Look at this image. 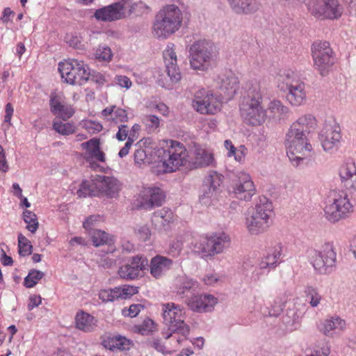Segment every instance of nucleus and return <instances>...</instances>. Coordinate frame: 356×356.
Listing matches in <instances>:
<instances>
[{"mask_svg": "<svg viewBox=\"0 0 356 356\" xmlns=\"http://www.w3.org/2000/svg\"><path fill=\"white\" fill-rule=\"evenodd\" d=\"M316 125V118L311 114L300 117L290 127L286 134L285 146L287 156L293 166L298 167L304 160L306 152L312 151L307 134Z\"/></svg>", "mask_w": 356, "mask_h": 356, "instance_id": "f257e3e1", "label": "nucleus"}, {"mask_svg": "<svg viewBox=\"0 0 356 356\" xmlns=\"http://www.w3.org/2000/svg\"><path fill=\"white\" fill-rule=\"evenodd\" d=\"M244 94L239 104L240 115L244 123L258 127L267 118V111L262 105L263 95L258 81L250 80L244 87Z\"/></svg>", "mask_w": 356, "mask_h": 356, "instance_id": "f03ea898", "label": "nucleus"}, {"mask_svg": "<svg viewBox=\"0 0 356 356\" xmlns=\"http://www.w3.org/2000/svg\"><path fill=\"white\" fill-rule=\"evenodd\" d=\"M275 79L280 90L286 92V100L292 106H300L305 103L307 96L306 84L297 73L291 69H280Z\"/></svg>", "mask_w": 356, "mask_h": 356, "instance_id": "7ed1b4c3", "label": "nucleus"}, {"mask_svg": "<svg viewBox=\"0 0 356 356\" xmlns=\"http://www.w3.org/2000/svg\"><path fill=\"white\" fill-rule=\"evenodd\" d=\"M273 207L266 197H259L254 207L245 214V226L251 235L266 232L273 224Z\"/></svg>", "mask_w": 356, "mask_h": 356, "instance_id": "20e7f679", "label": "nucleus"}, {"mask_svg": "<svg viewBox=\"0 0 356 356\" xmlns=\"http://www.w3.org/2000/svg\"><path fill=\"white\" fill-rule=\"evenodd\" d=\"M197 282L187 277L179 280V295L186 294L184 302L190 309L195 312L203 313L213 311L218 299L211 294L197 293Z\"/></svg>", "mask_w": 356, "mask_h": 356, "instance_id": "39448f33", "label": "nucleus"}, {"mask_svg": "<svg viewBox=\"0 0 356 356\" xmlns=\"http://www.w3.org/2000/svg\"><path fill=\"white\" fill-rule=\"evenodd\" d=\"M307 255L318 274L329 275L336 268L337 252L332 243H325L319 248H309Z\"/></svg>", "mask_w": 356, "mask_h": 356, "instance_id": "423d86ee", "label": "nucleus"}, {"mask_svg": "<svg viewBox=\"0 0 356 356\" xmlns=\"http://www.w3.org/2000/svg\"><path fill=\"white\" fill-rule=\"evenodd\" d=\"M213 154L201 147L187 149L179 143V172H187L207 166H213Z\"/></svg>", "mask_w": 356, "mask_h": 356, "instance_id": "0eeeda50", "label": "nucleus"}, {"mask_svg": "<svg viewBox=\"0 0 356 356\" xmlns=\"http://www.w3.org/2000/svg\"><path fill=\"white\" fill-rule=\"evenodd\" d=\"M213 44L202 40L195 42L189 49V63L194 70L206 72L215 62Z\"/></svg>", "mask_w": 356, "mask_h": 356, "instance_id": "6e6552de", "label": "nucleus"}, {"mask_svg": "<svg viewBox=\"0 0 356 356\" xmlns=\"http://www.w3.org/2000/svg\"><path fill=\"white\" fill-rule=\"evenodd\" d=\"M178 7L167 5L156 15L153 24V34L159 39H166L177 29Z\"/></svg>", "mask_w": 356, "mask_h": 356, "instance_id": "1a4fd4ad", "label": "nucleus"}, {"mask_svg": "<svg viewBox=\"0 0 356 356\" xmlns=\"http://www.w3.org/2000/svg\"><path fill=\"white\" fill-rule=\"evenodd\" d=\"M282 245L277 243L269 248L261 257L257 259L256 266L252 272L251 279L258 281L275 270L282 262Z\"/></svg>", "mask_w": 356, "mask_h": 356, "instance_id": "9d476101", "label": "nucleus"}, {"mask_svg": "<svg viewBox=\"0 0 356 356\" xmlns=\"http://www.w3.org/2000/svg\"><path fill=\"white\" fill-rule=\"evenodd\" d=\"M324 211L325 218L329 222L335 223L349 218L354 211V206L348 194L340 191L334 195L332 202L325 207Z\"/></svg>", "mask_w": 356, "mask_h": 356, "instance_id": "9b49d317", "label": "nucleus"}, {"mask_svg": "<svg viewBox=\"0 0 356 356\" xmlns=\"http://www.w3.org/2000/svg\"><path fill=\"white\" fill-rule=\"evenodd\" d=\"M58 70L62 79L71 85H83L88 81L90 75L88 66L83 61L75 59L60 63Z\"/></svg>", "mask_w": 356, "mask_h": 356, "instance_id": "f8f14e48", "label": "nucleus"}, {"mask_svg": "<svg viewBox=\"0 0 356 356\" xmlns=\"http://www.w3.org/2000/svg\"><path fill=\"white\" fill-rule=\"evenodd\" d=\"M222 102L220 95L202 88L195 93L193 106L200 114L214 115L220 111Z\"/></svg>", "mask_w": 356, "mask_h": 356, "instance_id": "ddd939ff", "label": "nucleus"}, {"mask_svg": "<svg viewBox=\"0 0 356 356\" xmlns=\"http://www.w3.org/2000/svg\"><path fill=\"white\" fill-rule=\"evenodd\" d=\"M307 6L313 16L320 19H337L343 11L337 0H309Z\"/></svg>", "mask_w": 356, "mask_h": 356, "instance_id": "4468645a", "label": "nucleus"}, {"mask_svg": "<svg viewBox=\"0 0 356 356\" xmlns=\"http://www.w3.org/2000/svg\"><path fill=\"white\" fill-rule=\"evenodd\" d=\"M312 53L315 68L322 76L326 75L335 60L330 43L326 41L315 42L312 47Z\"/></svg>", "mask_w": 356, "mask_h": 356, "instance_id": "2eb2a0df", "label": "nucleus"}, {"mask_svg": "<svg viewBox=\"0 0 356 356\" xmlns=\"http://www.w3.org/2000/svg\"><path fill=\"white\" fill-rule=\"evenodd\" d=\"M147 6L142 1H138L131 5L129 0L121 1L109 6L96 10L94 17L99 21L113 22L119 20L125 17L126 11L129 8Z\"/></svg>", "mask_w": 356, "mask_h": 356, "instance_id": "dca6fc26", "label": "nucleus"}, {"mask_svg": "<svg viewBox=\"0 0 356 356\" xmlns=\"http://www.w3.org/2000/svg\"><path fill=\"white\" fill-rule=\"evenodd\" d=\"M214 83L218 90L216 93L222 97V101L232 99L240 88L238 78L231 71L218 75L214 79Z\"/></svg>", "mask_w": 356, "mask_h": 356, "instance_id": "f3484780", "label": "nucleus"}, {"mask_svg": "<svg viewBox=\"0 0 356 356\" xmlns=\"http://www.w3.org/2000/svg\"><path fill=\"white\" fill-rule=\"evenodd\" d=\"M319 140L324 151L332 152L337 149L341 140L339 124L335 121L326 122L319 133Z\"/></svg>", "mask_w": 356, "mask_h": 356, "instance_id": "a211bd4d", "label": "nucleus"}, {"mask_svg": "<svg viewBox=\"0 0 356 356\" xmlns=\"http://www.w3.org/2000/svg\"><path fill=\"white\" fill-rule=\"evenodd\" d=\"M230 237L225 233H215L207 237L205 243L202 244L201 252L204 256H214L222 253L230 245Z\"/></svg>", "mask_w": 356, "mask_h": 356, "instance_id": "6ab92c4d", "label": "nucleus"}, {"mask_svg": "<svg viewBox=\"0 0 356 356\" xmlns=\"http://www.w3.org/2000/svg\"><path fill=\"white\" fill-rule=\"evenodd\" d=\"M149 266L147 259L143 255H136L129 258L127 262L120 267L118 275L125 280H134Z\"/></svg>", "mask_w": 356, "mask_h": 356, "instance_id": "aec40b11", "label": "nucleus"}, {"mask_svg": "<svg viewBox=\"0 0 356 356\" xmlns=\"http://www.w3.org/2000/svg\"><path fill=\"white\" fill-rule=\"evenodd\" d=\"M165 198V194L161 188L156 186L144 187L140 193V207L147 210L152 209L161 206Z\"/></svg>", "mask_w": 356, "mask_h": 356, "instance_id": "412c9836", "label": "nucleus"}, {"mask_svg": "<svg viewBox=\"0 0 356 356\" xmlns=\"http://www.w3.org/2000/svg\"><path fill=\"white\" fill-rule=\"evenodd\" d=\"M236 197L241 200L250 201L256 192L255 186L249 174L241 172L234 186Z\"/></svg>", "mask_w": 356, "mask_h": 356, "instance_id": "4be33fe9", "label": "nucleus"}, {"mask_svg": "<svg viewBox=\"0 0 356 356\" xmlns=\"http://www.w3.org/2000/svg\"><path fill=\"white\" fill-rule=\"evenodd\" d=\"M138 293V287L124 285L113 289H101L99 292V298L104 302H114L115 300L129 298Z\"/></svg>", "mask_w": 356, "mask_h": 356, "instance_id": "5701e85b", "label": "nucleus"}, {"mask_svg": "<svg viewBox=\"0 0 356 356\" xmlns=\"http://www.w3.org/2000/svg\"><path fill=\"white\" fill-rule=\"evenodd\" d=\"M49 106L51 112L63 120H68L74 114L73 108L65 102L61 93L53 92L50 94Z\"/></svg>", "mask_w": 356, "mask_h": 356, "instance_id": "b1692460", "label": "nucleus"}, {"mask_svg": "<svg viewBox=\"0 0 356 356\" xmlns=\"http://www.w3.org/2000/svg\"><path fill=\"white\" fill-rule=\"evenodd\" d=\"M339 175L343 187L350 193L356 195V165L352 159L341 164Z\"/></svg>", "mask_w": 356, "mask_h": 356, "instance_id": "393cba45", "label": "nucleus"}, {"mask_svg": "<svg viewBox=\"0 0 356 356\" xmlns=\"http://www.w3.org/2000/svg\"><path fill=\"white\" fill-rule=\"evenodd\" d=\"M162 312L163 323L168 328L164 334L165 338L168 339L178 330V308L175 303H165L163 305Z\"/></svg>", "mask_w": 356, "mask_h": 356, "instance_id": "a878e982", "label": "nucleus"}, {"mask_svg": "<svg viewBox=\"0 0 356 356\" xmlns=\"http://www.w3.org/2000/svg\"><path fill=\"white\" fill-rule=\"evenodd\" d=\"M346 328V322L339 316L334 315L324 319L319 325L320 331L326 337H334Z\"/></svg>", "mask_w": 356, "mask_h": 356, "instance_id": "bb28decb", "label": "nucleus"}, {"mask_svg": "<svg viewBox=\"0 0 356 356\" xmlns=\"http://www.w3.org/2000/svg\"><path fill=\"white\" fill-rule=\"evenodd\" d=\"M163 58L165 62L166 72L172 83H178L177 58L175 52V44L168 43L166 49L163 51Z\"/></svg>", "mask_w": 356, "mask_h": 356, "instance_id": "cd10ccee", "label": "nucleus"}, {"mask_svg": "<svg viewBox=\"0 0 356 356\" xmlns=\"http://www.w3.org/2000/svg\"><path fill=\"white\" fill-rule=\"evenodd\" d=\"M99 194L101 193L110 198L116 197L121 190L120 181L113 177L97 176Z\"/></svg>", "mask_w": 356, "mask_h": 356, "instance_id": "c85d7f7f", "label": "nucleus"}, {"mask_svg": "<svg viewBox=\"0 0 356 356\" xmlns=\"http://www.w3.org/2000/svg\"><path fill=\"white\" fill-rule=\"evenodd\" d=\"M102 346L113 352H126L130 350L132 342L124 337L114 335L105 337Z\"/></svg>", "mask_w": 356, "mask_h": 356, "instance_id": "c756f323", "label": "nucleus"}, {"mask_svg": "<svg viewBox=\"0 0 356 356\" xmlns=\"http://www.w3.org/2000/svg\"><path fill=\"white\" fill-rule=\"evenodd\" d=\"M232 10L238 15H250L259 9L257 0H227Z\"/></svg>", "mask_w": 356, "mask_h": 356, "instance_id": "7c9ffc66", "label": "nucleus"}, {"mask_svg": "<svg viewBox=\"0 0 356 356\" xmlns=\"http://www.w3.org/2000/svg\"><path fill=\"white\" fill-rule=\"evenodd\" d=\"M172 265V261L163 256L156 255L150 261V274L158 279L163 273L170 270Z\"/></svg>", "mask_w": 356, "mask_h": 356, "instance_id": "2f4dec72", "label": "nucleus"}, {"mask_svg": "<svg viewBox=\"0 0 356 356\" xmlns=\"http://www.w3.org/2000/svg\"><path fill=\"white\" fill-rule=\"evenodd\" d=\"M75 323L76 328L85 332H92L97 326V320L93 316L83 311L77 312L75 316Z\"/></svg>", "mask_w": 356, "mask_h": 356, "instance_id": "473e14b6", "label": "nucleus"}, {"mask_svg": "<svg viewBox=\"0 0 356 356\" xmlns=\"http://www.w3.org/2000/svg\"><path fill=\"white\" fill-rule=\"evenodd\" d=\"M301 314L296 308L286 309V313L282 317V322L285 326L286 332H293L297 330L300 324Z\"/></svg>", "mask_w": 356, "mask_h": 356, "instance_id": "72a5a7b5", "label": "nucleus"}, {"mask_svg": "<svg viewBox=\"0 0 356 356\" xmlns=\"http://www.w3.org/2000/svg\"><path fill=\"white\" fill-rule=\"evenodd\" d=\"M76 194L80 198L88 196H98L99 190L97 177L95 179L83 180L80 184L79 188L76 191Z\"/></svg>", "mask_w": 356, "mask_h": 356, "instance_id": "f704fd0d", "label": "nucleus"}, {"mask_svg": "<svg viewBox=\"0 0 356 356\" xmlns=\"http://www.w3.org/2000/svg\"><path fill=\"white\" fill-rule=\"evenodd\" d=\"M90 235L92 238V244L95 247L103 245H111L113 243L112 236H110L106 232L100 229H93L90 231Z\"/></svg>", "mask_w": 356, "mask_h": 356, "instance_id": "c9c22d12", "label": "nucleus"}, {"mask_svg": "<svg viewBox=\"0 0 356 356\" xmlns=\"http://www.w3.org/2000/svg\"><path fill=\"white\" fill-rule=\"evenodd\" d=\"M305 296L312 307H316L322 300V296L317 287L307 284L304 289Z\"/></svg>", "mask_w": 356, "mask_h": 356, "instance_id": "e433bc0d", "label": "nucleus"}, {"mask_svg": "<svg viewBox=\"0 0 356 356\" xmlns=\"http://www.w3.org/2000/svg\"><path fill=\"white\" fill-rule=\"evenodd\" d=\"M223 176L218 172L211 170L204 178L203 187L212 189L216 191L218 186L222 184Z\"/></svg>", "mask_w": 356, "mask_h": 356, "instance_id": "4c0bfd02", "label": "nucleus"}, {"mask_svg": "<svg viewBox=\"0 0 356 356\" xmlns=\"http://www.w3.org/2000/svg\"><path fill=\"white\" fill-rule=\"evenodd\" d=\"M268 110L273 114V118H277L285 116L289 111V108L279 100L271 101L268 105Z\"/></svg>", "mask_w": 356, "mask_h": 356, "instance_id": "58836bf2", "label": "nucleus"}, {"mask_svg": "<svg viewBox=\"0 0 356 356\" xmlns=\"http://www.w3.org/2000/svg\"><path fill=\"white\" fill-rule=\"evenodd\" d=\"M22 218L27 224L26 229L31 233H35L39 226L36 215L31 211L25 210L23 212Z\"/></svg>", "mask_w": 356, "mask_h": 356, "instance_id": "ea45409f", "label": "nucleus"}, {"mask_svg": "<svg viewBox=\"0 0 356 356\" xmlns=\"http://www.w3.org/2000/svg\"><path fill=\"white\" fill-rule=\"evenodd\" d=\"M18 248L19 254L22 257L30 255L33 252L31 241L22 233L18 234Z\"/></svg>", "mask_w": 356, "mask_h": 356, "instance_id": "a19ab883", "label": "nucleus"}, {"mask_svg": "<svg viewBox=\"0 0 356 356\" xmlns=\"http://www.w3.org/2000/svg\"><path fill=\"white\" fill-rule=\"evenodd\" d=\"M44 274L43 272L35 269H31L29 272L28 275L24 278V284L26 288H32L38 283V280H41L44 277Z\"/></svg>", "mask_w": 356, "mask_h": 356, "instance_id": "79ce46f5", "label": "nucleus"}, {"mask_svg": "<svg viewBox=\"0 0 356 356\" xmlns=\"http://www.w3.org/2000/svg\"><path fill=\"white\" fill-rule=\"evenodd\" d=\"M54 129L63 136H68L75 132V126L70 122L63 123L62 122H54Z\"/></svg>", "mask_w": 356, "mask_h": 356, "instance_id": "37998d69", "label": "nucleus"}, {"mask_svg": "<svg viewBox=\"0 0 356 356\" xmlns=\"http://www.w3.org/2000/svg\"><path fill=\"white\" fill-rule=\"evenodd\" d=\"M113 57L111 48L105 44L99 45L95 51V58L99 61L109 62Z\"/></svg>", "mask_w": 356, "mask_h": 356, "instance_id": "c03bdc74", "label": "nucleus"}, {"mask_svg": "<svg viewBox=\"0 0 356 356\" xmlns=\"http://www.w3.org/2000/svg\"><path fill=\"white\" fill-rule=\"evenodd\" d=\"M142 122L149 132L154 131L159 127L160 120L154 115H146L142 118Z\"/></svg>", "mask_w": 356, "mask_h": 356, "instance_id": "a18cd8bd", "label": "nucleus"}, {"mask_svg": "<svg viewBox=\"0 0 356 356\" xmlns=\"http://www.w3.org/2000/svg\"><path fill=\"white\" fill-rule=\"evenodd\" d=\"M178 154L173 152L169 156L168 161H164L163 163V172H172L176 171L178 169Z\"/></svg>", "mask_w": 356, "mask_h": 356, "instance_id": "49530a36", "label": "nucleus"}, {"mask_svg": "<svg viewBox=\"0 0 356 356\" xmlns=\"http://www.w3.org/2000/svg\"><path fill=\"white\" fill-rule=\"evenodd\" d=\"M134 233L138 240L147 241L150 238L151 231L147 225H138L134 228Z\"/></svg>", "mask_w": 356, "mask_h": 356, "instance_id": "de8ad7c7", "label": "nucleus"}, {"mask_svg": "<svg viewBox=\"0 0 356 356\" xmlns=\"http://www.w3.org/2000/svg\"><path fill=\"white\" fill-rule=\"evenodd\" d=\"M214 191L202 186V193L200 195V202L206 207L210 206L213 203V198L215 195Z\"/></svg>", "mask_w": 356, "mask_h": 356, "instance_id": "09e8293b", "label": "nucleus"}, {"mask_svg": "<svg viewBox=\"0 0 356 356\" xmlns=\"http://www.w3.org/2000/svg\"><path fill=\"white\" fill-rule=\"evenodd\" d=\"M156 328V324L150 318L145 319L142 324L138 326V332L142 335H147L149 333L153 332V330Z\"/></svg>", "mask_w": 356, "mask_h": 356, "instance_id": "8fccbe9b", "label": "nucleus"}, {"mask_svg": "<svg viewBox=\"0 0 356 356\" xmlns=\"http://www.w3.org/2000/svg\"><path fill=\"white\" fill-rule=\"evenodd\" d=\"M82 147L87 151L89 156L100 148L99 140L97 138H92L81 144Z\"/></svg>", "mask_w": 356, "mask_h": 356, "instance_id": "3c124183", "label": "nucleus"}, {"mask_svg": "<svg viewBox=\"0 0 356 356\" xmlns=\"http://www.w3.org/2000/svg\"><path fill=\"white\" fill-rule=\"evenodd\" d=\"M155 218L161 224L165 225L164 222L168 224L172 220V212L170 209H163L155 215Z\"/></svg>", "mask_w": 356, "mask_h": 356, "instance_id": "603ef678", "label": "nucleus"}, {"mask_svg": "<svg viewBox=\"0 0 356 356\" xmlns=\"http://www.w3.org/2000/svg\"><path fill=\"white\" fill-rule=\"evenodd\" d=\"M66 42L74 49H83L85 47L81 38L77 35H68L66 37Z\"/></svg>", "mask_w": 356, "mask_h": 356, "instance_id": "864d4df0", "label": "nucleus"}, {"mask_svg": "<svg viewBox=\"0 0 356 356\" xmlns=\"http://www.w3.org/2000/svg\"><path fill=\"white\" fill-rule=\"evenodd\" d=\"M113 120L115 121V123L127 122L128 116L127 111L115 106V108H114L113 111Z\"/></svg>", "mask_w": 356, "mask_h": 356, "instance_id": "5fc2aeb1", "label": "nucleus"}, {"mask_svg": "<svg viewBox=\"0 0 356 356\" xmlns=\"http://www.w3.org/2000/svg\"><path fill=\"white\" fill-rule=\"evenodd\" d=\"M284 307V302L281 299L277 298L274 300V303L271 305V308L268 311L270 316H277L282 312Z\"/></svg>", "mask_w": 356, "mask_h": 356, "instance_id": "6e6d98bb", "label": "nucleus"}, {"mask_svg": "<svg viewBox=\"0 0 356 356\" xmlns=\"http://www.w3.org/2000/svg\"><path fill=\"white\" fill-rule=\"evenodd\" d=\"M143 309H144V305L141 304H132L128 309L126 308L122 309V314L131 318L136 317Z\"/></svg>", "mask_w": 356, "mask_h": 356, "instance_id": "4d7b16f0", "label": "nucleus"}, {"mask_svg": "<svg viewBox=\"0 0 356 356\" xmlns=\"http://www.w3.org/2000/svg\"><path fill=\"white\" fill-rule=\"evenodd\" d=\"M247 149L244 145H241L238 149H235L233 152V156H234V159L242 163L245 161V155H246Z\"/></svg>", "mask_w": 356, "mask_h": 356, "instance_id": "13d9d810", "label": "nucleus"}, {"mask_svg": "<svg viewBox=\"0 0 356 356\" xmlns=\"http://www.w3.org/2000/svg\"><path fill=\"white\" fill-rule=\"evenodd\" d=\"M116 138L119 141H124L128 139L129 137V127L126 124H120L118 127V131L115 135Z\"/></svg>", "mask_w": 356, "mask_h": 356, "instance_id": "bf43d9fd", "label": "nucleus"}, {"mask_svg": "<svg viewBox=\"0 0 356 356\" xmlns=\"http://www.w3.org/2000/svg\"><path fill=\"white\" fill-rule=\"evenodd\" d=\"M115 83L122 88H129L131 86L130 79L124 75H117L115 78Z\"/></svg>", "mask_w": 356, "mask_h": 356, "instance_id": "052dcab7", "label": "nucleus"}, {"mask_svg": "<svg viewBox=\"0 0 356 356\" xmlns=\"http://www.w3.org/2000/svg\"><path fill=\"white\" fill-rule=\"evenodd\" d=\"M205 284L208 286H214L220 280V277L216 273L207 274L202 279Z\"/></svg>", "mask_w": 356, "mask_h": 356, "instance_id": "680f3d73", "label": "nucleus"}, {"mask_svg": "<svg viewBox=\"0 0 356 356\" xmlns=\"http://www.w3.org/2000/svg\"><path fill=\"white\" fill-rule=\"evenodd\" d=\"M8 170L9 166L6 160V153L3 148L0 145V171L6 172Z\"/></svg>", "mask_w": 356, "mask_h": 356, "instance_id": "e2e57ef3", "label": "nucleus"}, {"mask_svg": "<svg viewBox=\"0 0 356 356\" xmlns=\"http://www.w3.org/2000/svg\"><path fill=\"white\" fill-rule=\"evenodd\" d=\"M99 216L92 215L88 217L83 223V227L88 231L93 230L92 227L99 220Z\"/></svg>", "mask_w": 356, "mask_h": 356, "instance_id": "0e129e2a", "label": "nucleus"}, {"mask_svg": "<svg viewBox=\"0 0 356 356\" xmlns=\"http://www.w3.org/2000/svg\"><path fill=\"white\" fill-rule=\"evenodd\" d=\"M147 157V154L145 151L141 147L135 150L134 154V162L136 164L140 165L144 162L145 159Z\"/></svg>", "mask_w": 356, "mask_h": 356, "instance_id": "69168bd1", "label": "nucleus"}, {"mask_svg": "<svg viewBox=\"0 0 356 356\" xmlns=\"http://www.w3.org/2000/svg\"><path fill=\"white\" fill-rule=\"evenodd\" d=\"M121 248L123 253H131L136 250L134 244L126 239H122Z\"/></svg>", "mask_w": 356, "mask_h": 356, "instance_id": "338daca9", "label": "nucleus"}, {"mask_svg": "<svg viewBox=\"0 0 356 356\" xmlns=\"http://www.w3.org/2000/svg\"><path fill=\"white\" fill-rule=\"evenodd\" d=\"M88 80H91L98 84H104L105 82V78L101 73L95 71L91 72L90 70Z\"/></svg>", "mask_w": 356, "mask_h": 356, "instance_id": "774afa93", "label": "nucleus"}]
</instances>
